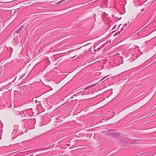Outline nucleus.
<instances>
[{"instance_id":"412c9836","label":"nucleus","mask_w":156,"mask_h":156,"mask_svg":"<svg viewBox=\"0 0 156 156\" xmlns=\"http://www.w3.org/2000/svg\"><path fill=\"white\" fill-rule=\"evenodd\" d=\"M115 31H113V32H115Z\"/></svg>"},{"instance_id":"1a4fd4ad","label":"nucleus","mask_w":156,"mask_h":156,"mask_svg":"<svg viewBox=\"0 0 156 156\" xmlns=\"http://www.w3.org/2000/svg\"><path fill=\"white\" fill-rule=\"evenodd\" d=\"M127 26H128L127 23H126L125 24L123 25V27H126Z\"/></svg>"},{"instance_id":"aec40b11","label":"nucleus","mask_w":156,"mask_h":156,"mask_svg":"<svg viewBox=\"0 0 156 156\" xmlns=\"http://www.w3.org/2000/svg\"><path fill=\"white\" fill-rule=\"evenodd\" d=\"M122 25V24L119 25V27Z\"/></svg>"},{"instance_id":"f03ea898","label":"nucleus","mask_w":156,"mask_h":156,"mask_svg":"<svg viewBox=\"0 0 156 156\" xmlns=\"http://www.w3.org/2000/svg\"><path fill=\"white\" fill-rule=\"evenodd\" d=\"M120 133L116 132H113L112 137L117 138L120 136Z\"/></svg>"},{"instance_id":"20e7f679","label":"nucleus","mask_w":156,"mask_h":156,"mask_svg":"<svg viewBox=\"0 0 156 156\" xmlns=\"http://www.w3.org/2000/svg\"><path fill=\"white\" fill-rule=\"evenodd\" d=\"M3 125L2 122L0 120V133L2 134V129L3 127Z\"/></svg>"},{"instance_id":"39448f33","label":"nucleus","mask_w":156,"mask_h":156,"mask_svg":"<svg viewBox=\"0 0 156 156\" xmlns=\"http://www.w3.org/2000/svg\"><path fill=\"white\" fill-rule=\"evenodd\" d=\"M112 133H113V132H111V133H105V134L107 135H108V136H112Z\"/></svg>"},{"instance_id":"7ed1b4c3","label":"nucleus","mask_w":156,"mask_h":156,"mask_svg":"<svg viewBox=\"0 0 156 156\" xmlns=\"http://www.w3.org/2000/svg\"><path fill=\"white\" fill-rule=\"evenodd\" d=\"M24 27L23 26H21L19 28L16 30L15 31V33L18 34L21 31L23 28Z\"/></svg>"},{"instance_id":"4be33fe9","label":"nucleus","mask_w":156,"mask_h":156,"mask_svg":"<svg viewBox=\"0 0 156 156\" xmlns=\"http://www.w3.org/2000/svg\"><path fill=\"white\" fill-rule=\"evenodd\" d=\"M5 3V2H3V3ZM6 3H8V2H6Z\"/></svg>"},{"instance_id":"423d86ee","label":"nucleus","mask_w":156,"mask_h":156,"mask_svg":"<svg viewBox=\"0 0 156 156\" xmlns=\"http://www.w3.org/2000/svg\"><path fill=\"white\" fill-rule=\"evenodd\" d=\"M121 33V32L120 31H119L117 32H116L114 35V36H117L118 35H119Z\"/></svg>"},{"instance_id":"393cba45","label":"nucleus","mask_w":156,"mask_h":156,"mask_svg":"<svg viewBox=\"0 0 156 156\" xmlns=\"http://www.w3.org/2000/svg\"><path fill=\"white\" fill-rule=\"evenodd\" d=\"M51 90H52V88H51Z\"/></svg>"},{"instance_id":"2eb2a0df","label":"nucleus","mask_w":156,"mask_h":156,"mask_svg":"<svg viewBox=\"0 0 156 156\" xmlns=\"http://www.w3.org/2000/svg\"><path fill=\"white\" fill-rule=\"evenodd\" d=\"M1 25H0V32L1 31Z\"/></svg>"},{"instance_id":"ddd939ff","label":"nucleus","mask_w":156,"mask_h":156,"mask_svg":"<svg viewBox=\"0 0 156 156\" xmlns=\"http://www.w3.org/2000/svg\"><path fill=\"white\" fill-rule=\"evenodd\" d=\"M94 16H95V15H94V14H93V17H94V20H95L96 19H95V18H94Z\"/></svg>"},{"instance_id":"6e6552de","label":"nucleus","mask_w":156,"mask_h":156,"mask_svg":"<svg viewBox=\"0 0 156 156\" xmlns=\"http://www.w3.org/2000/svg\"><path fill=\"white\" fill-rule=\"evenodd\" d=\"M105 76V77H103L101 79V81H102L103 80H104V79H105V78H106L107 76Z\"/></svg>"},{"instance_id":"4468645a","label":"nucleus","mask_w":156,"mask_h":156,"mask_svg":"<svg viewBox=\"0 0 156 156\" xmlns=\"http://www.w3.org/2000/svg\"><path fill=\"white\" fill-rule=\"evenodd\" d=\"M116 25H115V26L113 27L112 29H115V27H116Z\"/></svg>"},{"instance_id":"a211bd4d","label":"nucleus","mask_w":156,"mask_h":156,"mask_svg":"<svg viewBox=\"0 0 156 156\" xmlns=\"http://www.w3.org/2000/svg\"><path fill=\"white\" fill-rule=\"evenodd\" d=\"M80 48H81V47H80V48H78L77 49L78 50H79V49H80Z\"/></svg>"},{"instance_id":"5701e85b","label":"nucleus","mask_w":156,"mask_h":156,"mask_svg":"<svg viewBox=\"0 0 156 156\" xmlns=\"http://www.w3.org/2000/svg\"><path fill=\"white\" fill-rule=\"evenodd\" d=\"M129 23V22H128L127 23Z\"/></svg>"},{"instance_id":"6ab92c4d","label":"nucleus","mask_w":156,"mask_h":156,"mask_svg":"<svg viewBox=\"0 0 156 156\" xmlns=\"http://www.w3.org/2000/svg\"><path fill=\"white\" fill-rule=\"evenodd\" d=\"M2 3V2L1 1H0V3Z\"/></svg>"},{"instance_id":"dca6fc26","label":"nucleus","mask_w":156,"mask_h":156,"mask_svg":"<svg viewBox=\"0 0 156 156\" xmlns=\"http://www.w3.org/2000/svg\"><path fill=\"white\" fill-rule=\"evenodd\" d=\"M35 102L36 103L38 102L37 101V100H35Z\"/></svg>"},{"instance_id":"9d476101","label":"nucleus","mask_w":156,"mask_h":156,"mask_svg":"<svg viewBox=\"0 0 156 156\" xmlns=\"http://www.w3.org/2000/svg\"><path fill=\"white\" fill-rule=\"evenodd\" d=\"M66 0H61V1H60L59 2H60V3H62L63 2H64V1H65Z\"/></svg>"},{"instance_id":"9b49d317","label":"nucleus","mask_w":156,"mask_h":156,"mask_svg":"<svg viewBox=\"0 0 156 156\" xmlns=\"http://www.w3.org/2000/svg\"><path fill=\"white\" fill-rule=\"evenodd\" d=\"M66 145L68 147H69L70 146V144H66Z\"/></svg>"},{"instance_id":"f8f14e48","label":"nucleus","mask_w":156,"mask_h":156,"mask_svg":"<svg viewBox=\"0 0 156 156\" xmlns=\"http://www.w3.org/2000/svg\"><path fill=\"white\" fill-rule=\"evenodd\" d=\"M124 29V27H123L121 29V30L120 32H122Z\"/></svg>"},{"instance_id":"f257e3e1","label":"nucleus","mask_w":156,"mask_h":156,"mask_svg":"<svg viewBox=\"0 0 156 156\" xmlns=\"http://www.w3.org/2000/svg\"><path fill=\"white\" fill-rule=\"evenodd\" d=\"M35 121V119L29 120L27 122V124H25V126L27 127L29 129H31L34 128V125L33 124Z\"/></svg>"},{"instance_id":"0eeeda50","label":"nucleus","mask_w":156,"mask_h":156,"mask_svg":"<svg viewBox=\"0 0 156 156\" xmlns=\"http://www.w3.org/2000/svg\"><path fill=\"white\" fill-rule=\"evenodd\" d=\"M26 73L23 74L20 76V79H22L23 77H24Z\"/></svg>"},{"instance_id":"f3484780","label":"nucleus","mask_w":156,"mask_h":156,"mask_svg":"<svg viewBox=\"0 0 156 156\" xmlns=\"http://www.w3.org/2000/svg\"><path fill=\"white\" fill-rule=\"evenodd\" d=\"M141 10L142 11H144V9H141Z\"/></svg>"},{"instance_id":"b1692460","label":"nucleus","mask_w":156,"mask_h":156,"mask_svg":"<svg viewBox=\"0 0 156 156\" xmlns=\"http://www.w3.org/2000/svg\"><path fill=\"white\" fill-rule=\"evenodd\" d=\"M121 18H120L119 19V20H120L121 19Z\"/></svg>"}]
</instances>
